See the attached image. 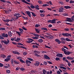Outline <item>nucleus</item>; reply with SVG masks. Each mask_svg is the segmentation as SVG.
<instances>
[{
  "instance_id": "obj_1",
  "label": "nucleus",
  "mask_w": 74,
  "mask_h": 74,
  "mask_svg": "<svg viewBox=\"0 0 74 74\" xmlns=\"http://www.w3.org/2000/svg\"><path fill=\"white\" fill-rule=\"evenodd\" d=\"M1 42L2 43H4L5 44H6V45H7L8 44L9 42H10V40H8L7 41H6L5 40H1Z\"/></svg>"
},
{
  "instance_id": "obj_2",
  "label": "nucleus",
  "mask_w": 74,
  "mask_h": 74,
  "mask_svg": "<svg viewBox=\"0 0 74 74\" xmlns=\"http://www.w3.org/2000/svg\"><path fill=\"white\" fill-rule=\"evenodd\" d=\"M44 37L47 38H49L50 40H52V39H53L54 38V37L53 36L49 35V36L45 35Z\"/></svg>"
},
{
  "instance_id": "obj_3",
  "label": "nucleus",
  "mask_w": 74,
  "mask_h": 74,
  "mask_svg": "<svg viewBox=\"0 0 74 74\" xmlns=\"http://www.w3.org/2000/svg\"><path fill=\"white\" fill-rule=\"evenodd\" d=\"M62 36H66L67 37H69V36H71V35L70 34H68L67 33H62Z\"/></svg>"
},
{
  "instance_id": "obj_4",
  "label": "nucleus",
  "mask_w": 74,
  "mask_h": 74,
  "mask_svg": "<svg viewBox=\"0 0 74 74\" xmlns=\"http://www.w3.org/2000/svg\"><path fill=\"white\" fill-rule=\"evenodd\" d=\"M56 20L55 19H53L52 20H49L48 21V22H50V23H56V22L55 21Z\"/></svg>"
},
{
  "instance_id": "obj_5",
  "label": "nucleus",
  "mask_w": 74,
  "mask_h": 74,
  "mask_svg": "<svg viewBox=\"0 0 74 74\" xmlns=\"http://www.w3.org/2000/svg\"><path fill=\"white\" fill-rule=\"evenodd\" d=\"M28 40H29V41H26V42L27 43H30L31 42H32L33 41H34L33 39L31 38H28Z\"/></svg>"
},
{
  "instance_id": "obj_6",
  "label": "nucleus",
  "mask_w": 74,
  "mask_h": 74,
  "mask_svg": "<svg viewBox=\"0 0 74 74\" xmlns=\"http://www.w3.org/2000/svg\"><path fill=\"white\" fill-rule=\"evenodd\" d=\"M66 22H73L72 20L71 19V18H66V20H65Z\"/></svg>"
},
{
  "instance_id": "obj_7",
  "label": "nucleus",
  "mask_w": 74,
  "mask_h": 74,
  "mask_svg": "<svg viewBox=\"0 0 74 74\" xmlns=\"http://www.w3.org/2000/svg\"><path fill=\"white\" fill-rule=\"evenodd\" d=\"M64 53H65V55H69L70 53H72V52H70L69 51L67 52L66 51H64Z\"/></svg>"
},
{
  "instance_id": "obj_8",
  "label": "nucleus",
  "mask_w": 74,
  "mask_h": 74,
  "mask_svg": "<svg viewBox=\"0 0 74 74\" xmlns=\"http://www.w3.org/2000/svg\"><path fill=\"white\" fill-rule=\"evenodd\" d=\"M2 36H3V37H6V38L8 37V36L7 34H5L4 33L2 34Z\"/></svg>"
},
{
  "instance_id": "obj_9",
  "label": "nucleus",
  "mask_w": 74,
  "mask_h": 74,
  "mask_svg": "<svg viewBox=\"0 0 74 74\" xmlns=\"http://www.w3.org/2000/svg\"><path fill=\"white\" fill-rule=\"evenodd\" d=\"M21 1L22 2H23V3H26V4H30V5H32V4L31 3H28V2H27L25 0H22Z\"/></svg>"
},
{
  "instance_id": "obj_10",
  "label": "nucleus",
  "mask_w": 74,
  "mask_h": 74,
  "mask_svg": "<svg viewBox=\"0 0 74 74\" xmlns=\"http://www.w3.org/2000/svg\"><path fill=\"white\" fill-rule=\"evenodd\" d=\"M44 58L46 59H49V60L50 59V58L47 55H45L44 56Z\"/></svg>"
},
{
  "instance_id": "obj_11",
  "label": "nucleus",
  "mask_w": 74,
  "mask_h": 74,
  "mask_svg": "<svg viewBox=\"0 0 74 74\" xmlns=\"http://www.w3.org/2000/svg\"><path fill=\"white\" fill-rule=\"evenodd\" d=\"M60 12H63V7H61L59 8V11Z\"/></svg>"
},
{
  "instance_id": "obj_12",
  "label": "nucleus",
  "mask_w": 74,
  "mask_h": 74,
  "mask_svg": "<svg viewBox=\"0 0 74 74\" xmlns=\"http://www.w3.org/2000/svg\"><path fill=\"white\" fill-rule=\"evenodd\" d=\"M58 57H61V58H63V54H62L58 53L56 55Z\"/></svg>"
},
{
  "instance_id": "obj_13",
  "label": "nucleus",
  "mask_w": 74,
  "mask_h": 74,
  "mask_svg": "<svg viewBox=\"0 0 74 74\" xmlns=\"http://www.w3.org/2000/svg\"><path fill=\"white\" fill-rule=\"evenodd\" d=\"M26 12L27 14H28V16L29 17H31V14H30V12L29 11H26Z\"/></svg>"
},
{
  "instance_id": "obj_14",
  "label": "nucleus",
  "mask_w": 74,
  "mask_h": 74,
  "mask_svg": "<svg viewBox=\"0 0 74 74\" xmlns=\"http://www.w3.org/2000/svg\"><path fill=\"white\" fill-rule=\"evenodd\" d=\"M39 64H40V62H36V63L34 64V65L35 66H38Z\"/></svg>"
},
{
  "instance_id": "obj_15",
  "label": "nucleus",
  "mask_w": 74,
  "mask_h": 74,
  "mask_svg": "<svg viewBox=\"0 0 74 74\" xmlns=\"http://www.w3.org/2000/svg\"><path fill=\"white\" fill-rule=\"evenodd\" d=\"M64 8L66 9H69V8H71V7L70 6H64Z\"/></svg>"
},
{
  "instance_id": "obj_16",
  "label": "nucleus",
  "mask_w": 74,
  "mask_h": 74,
  "mask_svg": "<svg viewBox=\"0 0 74 74\" xmlns=\"http://www.w3.org/2000/svg\"><path fill=\"white\" fill-rule=\"evenodd\" d=\"M66 41H73V40H70L68 38H66L65 39Z\"/></svg>"
},
{
  "instance_id": "obj_17",
  "label": "nucleus",
  "mask_w": 74,
  "mask_h": 74,
  "mask_svg": "<svg viewBox=\"0 0 74 74\" xmlns=\"http://www.w3.org/2000/svg\"><path fill=\"white\" fill-rule=\"evenodd\" d=\"M26 63L27 64H30V63H31V62H30V61L29 60H27L26 61Z\"/></svg>"
},
{
  "instance_id": "obj_18",
  "label": "nucleus",
  "mask_w": 74,
  "mask_h": 74,
  "mask_svg": "<svg viewBox=\"0 0 74 74\" xmlns=\"http://www.w3.org/2000/svg\"><path fill=\"white\" fill-rule=\"evenodd\" d=\"M19 15H20V14H19V13H16L15 15H14V16H16V17H18V16H19Z\"/></svg>"
},
{
  "instance_id": "obj_19",
  "label": "nucleus",
  "mask_w": 74,
  "mask_h": 74,
  "mask_svg": "<svg viewBox=\"0 0 74 74\" xmlns=\"http://www.w3.org/2000/svg\"><path fill=\"white\" fill-rule=\"evenodd\" d=\"M3 20L4 22H7L8 23L9 22V21H10V20L8 19H7L6 20Z\"/></svg>"
},
{
  "instance_id": "obj_20",
  "label": "nucleus",
  "mask_w": 74,
  "mask_h": 74,
  "mask_svg": "<svg viewBox=\"0 0 74 74\" xmlns=\"http://www.w3.org/2000/svg\"><path fill=\"white\" fill-rule=\"evenodd\" d=\"M8 34L10 37L12 36V34H11V31H10L8 32Z\"/></svg>"
},
{
  "instance_id": "obj_21",
  "label": "nucleus",
  "mask_w": 74,
  "mask_h": 74,
  "mask_svg": "<svg viewBox=\"0 0 74 74\" xmlns=\"http://www.w3.org/2000/svg\"><path fill=\"white\" fill-rule=\"evenodd\" d=\"M22 63H25V61H24L23 60H22V59H20L19 60Z\"/></svg>"
},
{
  "instance_id": "obj_22",
  "label": "nucleus",
  "mask_w": 74,
  "mask_h": 74,
  "mask_svg": "<svg viewBox=\"0 0 74 74\" xmlns=\"http://www.w3.org/2000/svg\"><path fill=\"white\" fill-rule=\"evenodd\" d=\"M10 60V58H6L5 60V62H8V61H9Z\"/></svg>"
},
{
  "instance_id": "obj_23",
  "label": "nucleus",
  "mask_w": 74,
  "mask_h": 74,
  "mask_svg": "<svg viewBox=\"0 0 74 74\" xmlns=\"http://www.w3.org/2000/svg\"><path fill=\"white\" fill-rule=\"evenodd\" d=\"M20 40H21V38H17V40L16 39L14 40V41H16L18 42V41H19Z\"/></svg>"
},
{
  "instance_id": "obj_24",
  "label": "nucleus",
  "mask_w": 74,
  "mask_h": 74,
  "mask_svg": "<svg viewBox=\"0 0 74 74\" xmlns=\"http://www.w3.org/2000/svg\"><path fill=\"white\" fill-rule=\"evenodd\" d=\"M1 58H5L6 56L5 55H2L1 56Z\"/></svg>"
},
{
  "instance_id": "obj_25",
  "label": "nucleus",
  "mask_w": 74,
  "mask_h": 74,
  "mask_svg": "<svg viewBox=\"0 0 74 74\" xmlns=\"http://www.w3.org/2000/svg\"><path fill=\"white\" fill-rule=\"evenodd\" d=\"M41 29H42V30H46V31H47V30H48V29L46 28H41Z\"/></svg>"
},
{
  "instance_id": "obj_26",
  "label": "nucleus",
  "mask_w": 74,
  "mask_h": 74,
  "mask_svg": "<svg viewBox=\"0 0 74 74\" xmlns=\"http://www.w3.org/2000/svg\"><path fill=\"white\" fill-rule=\"evenodd\" d=\"M38 41L40 42H42L43 40L42 39H40L38 40Z\"/></svg>"
},
{
  "instance_id": "obj_27",
  "label": "nucleus",
  "mask_w": 74,
  "mask_h": 74,
  "mask_svg": "<svg viewBox=\"0 0 74 74\" xmlns=\"http://www.w3.org/2000/svg\"><path fill=\"white\" fill-rule=\"evenodd\" d=\"M30 13H31L33 16H36V15L34 12H30Z\"/></svg>"
},
{
  "instance_id": "obj_28",
  "label": "nucleus",
  "mask_w": 74,
  "mask_h": 74,
  "mask_svg": "<svg viewBox=\"0 0 74 74\" xmlns=\"http://www.w3.org/2000/svg\"><path fill=\"white\" fill-rule=\"evenodd\" d=\"M36 31L37 33H40V31H38V29L35 28Z\"/></svg>"
},
{
  "instance_id": "obj_29",
  "label": "nucleus",
  "mask_w": 74,
  "mask_h": 74,
  "mask_svg": "<svg viewBox=\"0 0 74 74\" xmlns=\"http://www.w3.org/2000/svg\"><path fill=\"white\" fill-rule=\"evenodd\" d=\"M38 7H39V6H38V5H37V6H36L35 8L36 9V10H39Z\"/></svg>"
},
{
  "instance_id": "obj_30",
  "label": "nucleus",
  "mask_w": 74,
  "mask_h": 74,
  "mask_svg": "<svg viewBox=\"0 0 74 74\" xmlns=\"http://www.w3.org/2000/svg\"><path fill=\"white\" fill-rule=\"evenodd\" d=\"M14 63H16V64H19V62H17L15 60H14Z\"/></svg>"
},
{
  "instance_id": "obj_31",
  "label": "nucleus",
  "mask_w": 74,
  "mask_h": 74,
  "mask_svg": "<svg viewBox=\"0 0 74 74\" xmlns=\"http://www.w3.org/2000/svg\"><path fill=\"white\" fill-rule=\"evenodd\" d=\"M40 26V25L38 24H36L35 26V27L37 28L38 27H39Z\"/></svg>"
},
{
  "instance_id": "obj_32",
  "label": "nucleus",
  "mask_w": 74,
  "mask_h": 74,
  "mask_svg": "<svg viewBox=\"0 0 74 74\" xmlns=\"http://www.w3.org/2000/svg\"><path fill=\"white\" fill-rule=\"evenodd\" d=\"M35 56H37V57H40V55L37 54V53H35Z\"/></svg>"
},
{
  "instance_id": "obj_33",
  "label": "nucleus",
  "mask_w": 74,
  "mask_h": 74,
  "mask_svg": "<svg viewBox=\"0 0 74 74\" xmlns=\"http://www.w3.org/2000/svg\"><path fill=\"white\" fill-rule=\"evenodd\" d=\"M34 53H40V52L38 51H34Z\"/></svg>"
},
{
  "instance_id": "obj_34",
  "label": "nucleus",
  "mask_w": 74,
  "mask_h": 74,
  "mask_svg": "<svg viewBox=\"0 0 74 74\" xmlns=\"http://www.w3.org/2000/svg\"><path fill=\"white\" fill-rule=\"evenodd\" d=\"M0 39L1 40H3L4 39V37H3V36L0 35Z\"/></svg>"
},
{
  "instance_id": "obj_35",
  "label": "nucleus",
  "mask_w": 74,
  "mask_h": 74,
  "mask_svg": "<svg viewBox=\"0 0 74 74\" xmlns=\"http://www.w3.org/2000/svg\"><path fill=\"white\" fill-rule=\"evenodd\" d=\"M32 38H33V39H36L38 40V37L35 36L34 37H32Z\"/></svg>"
},
{
  "instance_id": "obj_36",
  "label": "nucleus",
  "mask_w": 74,
  "mask_h": 74,
  "mask_svg": "<svg viewBox=\"0 0 74 74\" xmlns=\"http://www.w3.org/2000/svg\"><path fill=\"white\" fill-rule=\"evenodd\" d=\"M43 74H45V73H47V71H45V70L44 69L43 70Z\"/></svg>"
},
{
  "instance_id": "obj_37",
  "label": "nucleus",
  "mask_w": 74,
  "mask_h": 74,
  "mask_svg": "<svg viewBox=\"0 0 74 74\" xmlns=\"http://www.w3.org/2000/svg\"><path fill=\"white\" fill-rule=\"evenodd\" d=\"M42 6L43 7H46V6H49V5H48L47 4H44L42 5Z\"/></svg>"
},
{
  "instance_id": "obj_38",
  "label": "nucleus",
  "mask_w": 74,
  "mask_h": 74,
  "mask_svg": "<svg viewBox=\"0 0 74 74\" xmlns=\"http://www.w3.org/2000/svg\"><path fill=\"white\" fill-rule=\"evenodd\" d=\"M6 72L7 73H8V74H10V71L9 70H6Z\"/></svg>"
},
{
  "instance_id": "obj_39",
  "label": "nucleus",
  "mask_w": 74,
  "mask_h": 74,
  "mask_svg": "<svg viewBox=\"0 0 74 74\" xmlns=\"http://www.w3.org/2000/svg\"><path fill=\"white\" fill-rule=\"evenodd\" d=\"M45 48H49V49H51V47H48V46L45 45Z\"/></svg>"
},
{
  "instance_id": "obj_40",
  "label": "nucleus",
  "mask_w": 74,
  "mask_h": 74,
  "mask_svg": "<svg viewBox=\"0 0 74 74\" xmlns=\"http://www.w3.org/2000/svg\"><path fill=\"white\" fill-rule=\"evenodd\" d=\"M64 30H65V31H67V32H69V31L70 30V29H69V28H66L64 29Z\"/></svg>"
},
{
  "instance_id": "obj_41",
  "label": "nucleus",
  "mask_w": 74,
  "mask_h": 74,
  "mask_svg": "<svg viewBox=\"0 0 74 74\" xmlns=\"http://www.w3.org/2000/svg\"><path fill=\"white\" fill-rule=\"evenodd\" d=\"M20 69L21 70V71H24L25 70V69H24V68L23 67L21 68Z\"/></svg>"
},
{
  "instance_id": "obj_42",
  "label": "nucleus",
  "mask_w": 74,
  "mask_h": 74,
  "mask_svg": "<svg viewBox=\"0 0 74 74\" xmlns=\"http://www.w3.org/2000/svg\"><path fill=\"white\" fill-rule=\"evenodd\" d=\"M40 13H42V12H45L44 10H40Z\"/></svg>"
},
{
  "instance_id": "obj_43",
  "label": "nucleus",
  "mask_w": 74,
  "mask_h": 74,
  "mask_svg": "<svg viewBox=\"0 0 74 74\" xmlns=\"http://www.w3.org/2000/svg\"><path fill=\"white\" fill-rule=\"evenodd\" d=\"M30 7L32 8H35V7L33 5H31L30 6Z\"/></svg>"
},
{
  "instance_id": "obj_44",
  "label": "nucleus",
  "mask_w": 74,
  "mask_h": 74,
  "mask_svg": "<svg viewBox=\"0 0 74 74\" xmlns=\"http://www.w3.org/2000/svg\"><path fill=\"white\" fill-rule=\"evenodd\" d=\"M59 3H60V4H63V2L62 1H59Z\"/></svg>"
},
{
  "instance_id": "obj_45",
  "label": "nucleus",
  "mask_w": 74,
  "mask_h": 74,
  "mask_svg": "<svg viewBox=\"0 0 74 74\" xmlns=\"http://www.w3.org/2000/svg\"><path fill=\"white\" fill-rule=\"evenodd\" d=\"M44 15L45 14H40V15L42 17L44 16H45Z\"/></svg>"
},
{
  "instance_id": "obj_46",
  "label": "nucleus",
  "mask_w": 74,
  "mask_h": 74,
  "mask_svg": "<svg viewBox=\"0 0 74 74\" xmlns=\"http://www.w3.org/2000/svg\"><path fill=\"white\" fill-rule=\"evenodd\" d=\"M28 59L29 60H30V61H33V60L31 58H28Z\"/></svg>"
},
{
  "instance_id": "obj_47",
  "label": "nucleus",
  "mask_w": 74,
  "mask_h": 74,
  "mask_svg": "<svg viewBox=\"0 0 74 74\" xmlns=\"http://www.w3.org/2000/svg\"><path fill=\"white\" fill-rule=\"evenodd\" d=\"M16 33L18 34L19 36H21V34H20V33L18 31H16Z\"/></svg>"
},
{
  "instance_id": "obj_48",
  "label": "nucleus",
  "mask_w": 74,
  "mask_h": 74,
  "mask_svg": "<svg viewBox=\"0 0 74 74\" xmlns=\"http://www.w3.org/2000/svg\"><path fill=\"white\" fill-rule=\"evenodd\" d=\"M56 60H60V59L59 58H56Z\"/></svg>"
},
{
  "instance_id": "obj_49",
  "label": "nucleus",
  "mask_w": 74,
  "mask_h": 74,
  "mask_svg": "<svg viewBox=\"0 0 74 74\" xmlns=\"http://www.w3.org/2000/svg\"><path fill=\"white\" fill-rule=\"evenodd\" d=\"M60 39L61 40H63L64 41H65V38H60Z\"/></svg>"
},
{
  "instance_id": "obj_50",
  "label": "nucleus",
  "mask_w": 74,
  "mask_h": 74,
  "mask_svg": "<svg viewBox=\"0 0 74 74\" xmlns=\"http://www.w3.org/2000/svg\"><path fill=\"white\" fill-rule=\"evenodd\" d=\"M63 15L64 16H68V14L67 13H64L63 14Z\"/></svg>"
},
{
  "instance_id": "obj_51",
  "label": "nucleus",
  "mask_w": 74,
  "mask_h": 74,
  "mask_svg": "<svg viewBox=\"0 0 74 74\" xmlns=\"http://www.w3.org/2000/svg\"><path fill=\"white\" fill-rule=\"evenodd\" d=\"M5 12L6 13V14H8L9 13V12L8 11V10H5Z\"/></svg>"
},
{
  "instance_id": "obj_52",
  "label": "nucleus",
  "mask_w": 74,
  "mask_h": 74,
  "mask_svg": "<svg viewBox=\"0 0 74 74\" xmlns=\"http://www.w3.org/2000/svg\"><path fill=\"white\" fill-rule=\"evenodd\" d=\"M70 3H74V1H72V0H71L70 1Z\"/></svg>"
},
{
  "instance_id": "obj_53",
  "label": "nucleus",
  "mask_w": 74,
  "mask_h": 74,
  "mask_svg": "<svg viewBox=\"0 0 74 74\" xmlns=\"http://www.w3.org/2000/svg\"><path fill=\"white\" fill-rule=\"evenodd\" d=\"M51 30L53 31H58V29H51Z\"/></svg>"
},
{
  "instance_id": "obj_54",
  "label": "nucleus",
  "mask_w": 74,
  "mask_h": 74,
  "mask_svg": "<svg viewBox=\"0 0 74 74\" xmlns=\"http://www.w3.org/2000/svg\"><path fill=\"white\" fill-rule=\"evenodd\" d=\"M22 28L23 29V30H27V29H26V28H25V27H23Z\"/></svg>"
},
{
  "instance_id": "obj_55",
  "label": "nucleus",
  "mask_w": 74,
  "mask_h": 74,
  "mask_svg": "<svg viewBox=\"0 0 74 74\" xmlns=\"http://www.w3.org/2000/svg\"><path fill=\"white\" fill-rule=\"evenodd\" d=\"M57 42L59 44H60L61 42L60 41V40H58Z\"/></svg>"
},
{
  "instance_id": "obj_56",
  "label": "nucleus",
  "mask_w": 74,
  "mask_h": 74,
  "mask_svg": "<svg viewBox=\"0 0 74 74\" xmlns=\"http://www.w3.org/2000/svg\"><path fill=\"white\" fill-rule=\"evenodd\" d=\"M65 23L66 24H67V25H72V24H71V23Z\"/></svg>"
},
{
  "instance_id": "obj_57",
  "label": "nucleus",
  "mask_w": 74,
  "mask_h": 74,
  "mask_svg": "<svg viewBox=\"0 0 74 74\" xmlns=\"http://www.w3.org/2000/svg\"><path fill=\"white\" fill-rule=\"evenodd\" d=\"M52 25L51 24H50L48 25L49 27H52Z\"/></svg>"
},
{
  "instance_id": "obj_58",
  "label": "nucleus",
  "mask_w": 74,
  "mask_h": 74,
  "mask_svg": "<svg viewBox=\"0 0 74 74\" xmlns=\"http://www.w3.org/2000/svg\"><path fill=\"white\" fill-rule=\"evenodd\" d=\"M38 3H39V4H42V1H38Z\"/></svg>"
},
{
  "instance_id": "obj_59",
  "label": "nucleus",
  "mask_w": 74,
  "mask_h": 74,
  "mask_svg": "<svg viewBox=\"0 0 74 74\" xmlns=\"http://www.w3.org/2000/svg\"><path fill=\"white\" fill-rule=\"evenodd\" d=\"M71 58V57H70L68 56L66 58L67 59H69V60H70Z\"/></svg>"
},
{
  "instance_id": "obj_60",
  "label": "nucleus",
  "mask_w": 74,
  "mask_h": 74,
  "mask_svg": "<svg viewBox=\"0 0 74 74\" xmlns=\"http://www.w3.org/2000/svg\"><path fill=\"white\" fill-rule=\"evenodd\" d=\"M19 30L20 31V32H23V30L21 28H19Z\"/></svg>"
},
{
  "instance_id": "obj_61",
  "label": "nucleus",
  "mask_w": 74,
  "mask_h": 74,
  "mask_svg": "<svg viewBox=\"0 0 74 74\" xmlns=\"http://www.w3.org/2000/svg\"><path fill=\"white\" fill-rule=\"evenodd\" d=\"M0 8H1V9H4V7H2L1 6H0Z\"/></svg>"
},
{
  "instance_id": "obj_62",
  "label": "nucleus",
  "mask_w": 74,
  "mask_h": 74,
  "mask_svg": "<svg viewBox=\"0 0 74 74\" xmlns=\"http://www.w3.org/2000/svg\"><path fill=\"white\" fill-rule=\"evenodd\" d=\"M3 64L1 63H0V67H3Z\"/></svg>"
},
{
  "instance_id": "obj_63",
  "label": "nucleus",
  "mask_w": 74,
  "mask_h": 74,
  "mask_svg": "<svg viewBox=\"0 0 74 74\" xmlns=\"http://www.w3.org/2000/svg\"><path fill=\"white\" fill-rule=\"evenodd\" d=\"M57 73L58 74H60V72L59 71H58L57 72Z\"/></svg>"
},
{
  "instance_id": "obj_64",
  "label": "nucleus",
  "mask_w": 74,
  "mask_h": 74,
  "mask_svg": "<svg viewBox=\"0 0 74 74\" xmlns=\"http://www.w3.org/2000/svg\"><path fill=\"white\" fill-rule=\"evenodd\" d=\"M71 20L72 21H74V18H72V17H71Z\"/></svg>"
}]
</instances>
